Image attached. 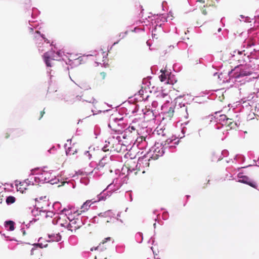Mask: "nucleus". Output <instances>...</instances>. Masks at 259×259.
Returning <instances> with one entry per match:
<instances>
[{"label":"nucleus","mask_w":259,"mask_h":259,"mask_svg":"<svg viewBox=\"0 0 259 259\" xmlns=\"http://www.w3.org/2000/svg\"><path fill=\"white\" fill-rule=\"evenodd\" d=\"M229 155V152L227 150H224L222 151L221 155L218 158V160H220L223 158L222 156L224 157L227 156Z\"/></svg>","instance_id":"e433bc0d"},{"label":"nucleus","mask_w":259,"mask_h":259,"mask_svg":"<svg viewBox=\"0 0 259 259\" xmlns=\"http://www.w3.org/2000/svg\"><path fill=\"white\" fill-rule=\"evenodd\" d=\"M179 142V140L176 137H172L168 138L161 143L160 148L157 147L155 148L152 155H147L146 157H149L150 158L154 160L157 159L159 157L162 156L167 150L169 152H173Z\"/></svg>","instance_id":"f257e3e1"},{"label":"nucleus","mask_w":259,"mask_h":259,"mask_svg":"<svg viewBox=\"0 0 259 259\" xmlns=\"http://www.w3.org/2000/svg\"><path fill=\"white\" fill-rule=\"evenodd\" d=\"M78 208H76L73 206H68V209L66 208V217L72 224H76L77 221H79L76 217H78L79 213H78Z\"/></svg>","instance_id":"39448f33"},{"label":"nucleus","mask_w":259,"mask_h":259,"mask_svg":"<svg viewBox=\"0 0 259 259\" xmlns=\"http://www.w3.org/2000/svg\"><path fill=\"white\" fill-rule=\"evenodd\" d=\"M166 95V94H165V93H160L157 96V97L160 96V97H161L162 98H164Z\"/></svg>","instance_id":"864d4df0"},{"label":"nucleus","mask_w":259,"mask_h":259,"mask_svg":"<svg viewBox=\"0 0 259 259\" xmlns=\"http://www.w3.org/2000/svg\"><path fill=\"white\" fill-rule=\"evenodd\" d=\"M76 224H72V222H70L66 226V228L69 231H71L72 232V231L76 230V229H78L80 226V224L76 225Z\"/></svg>","instance_id":"a211bd4d"},{"label":"nucleus","mask_w":259,"mask_h":259,"mask_svg":"<svg viewBox=\"0 0 259 259\" xmlns=\"http://www.w3.org/2000/svg\"><path fill=\"white\" fill-rule=\"evenodd\" d=\"M97 217H94L93 218L91 219V222L92 223H96V219Z\"/></svg>","instance_id":"bf43d9fd"},{"label":"nucleus","mask_w":259,"mask_h":259,"mask_svg":"<svg viewBox=\"0 0 259 259\" xmlns=\"http://www.w3.org/2000/svg\"><path fill=\"white\" fill-rule=\"evenodd\" d=\"M111 240V238L110 237H108L107 238H105L102 242V244H104L106 242H107L108 241H110Z\"/></svg>","instance_id":"de8ad7c7"},{"label":"nucleus","mask_w":259,"mask_h":259,"mask_svg":"<svg viewBox=\"0 0 259 259\" xmlns=\"http://www.w3.org/2000/svg\"><path fill=\"white\" fill-rule=\"evenodd\" d=\"M157 29H158L159 30L162 29V24H160L159 25L156 24L154 26V27L153 28V29L152 30V35L153 36V37H155V36L156 35V34L155 33V32L156 31V30Z\"/></svg>","instance_id":"393cba45"},{"label":"nucleus","mask_w":259,"mask_h":259,"mask_svg":"<svg viewBox=\"0 0 259 259\" xmlns=\"http://www.w3.org/2000/svg\"><path fill=\"white\" fill-rule=\"evenodd\" d=\"M243 52H244V51H238V50H235L233 52V54H231L232 57L235 58L234 59V60L237 59V61L240 63V64H243V65L247 64L245 62L243 63V62H241L240 60H240L242 59V57L244 56V54L243 53Z\"/></svg>","instance_id":"4468645a"},{"label":"nucleus","mask_w":259,"mask_h":259,"mask_svg":"<svg viewBox=\"0 0 259 259\" xmlns=\"http://www.w3.org/2000/svg\"><path fill=\"white\" fill-rule=\"evenodd\" d=\"M97 202V201H94V202H92V200H88L85 202H84L81 206H80V209H82L81 212H85L88 210L92 204Z\"/></svg>","instance_id":"dca6fc26"},{"label":"nucleus","mask_w":259,"mask_h":259,"mask_svg":"<svg viewBox=\"0 0 259 259\" xmlns=\"http://www.w3.org/2000/svg\"><path fill=\"white\" fill-rule=\"evenodd\" d=\"M93 56H94V55L89 54V55L85 56V57ZM84 57H85V56H80V57H78L77 58V60L75 61L76 62V63H75V66L79 65V64H80L82 63V62L83 61V58Z\"/></svg>","instance_id":"a878e982"},{"label":"nucleus","mask_w":259,"mask_h":259,"mask_svg":"<svg viewBox=\"0 0 259 259\" xmlns=\"http://www.w3.org/2000/svg\"><path fill=\"white\" fill-rule=\"evenodd\" d=\"M5 226L6 227L9 228L10 231H13L14 230V222L12 221H9L6 222Z\"/></svg>","instance_id":"b1692460"},{"label":"nucleus","mask_w":259,"mask_h":259,"mask_svg":"<svg viewBox=\"0 0 259 259\" xmlns=\"http://www.w3.org/2000/svg\"><path fill=\"white\" fill-rule=\"evenodd\" d=\"M166 83L167 84H174V82H173L172 80H170L169 78L166 80Z\"/></svg>","instance_id":"5fc2aeb1"},{"label":"nucleus","mask_w":259,"mask_h":259,"mask_svg":"<svg viewBox=\"0 0 259 259\" xmlns=\"http://www.w3.org/2000/svg\"><path fill=\"white\" fill-rule=\"evenodd\" d=\"M124 248H125L124 245H117L116 247V251L118 253H121L124 251Z\"/></svg>","instance_id":"c85d7f7f"},{"label":"nucleus","mask_w":259,"mask_h":259,"mask_svg":"<svg viewBox=\"0 0 259 259\" xmlns=\"http://www.w3.org/2000/svg\"><path fill=\"white\" fill-rule=\"evenodd\" d=\"M47 246H48V244H46L44 246H43L42 243L35 244L34 245V246L31 249L30 254L33 255L34 254V250H35L36 249L37 247H39L40 248H42L43 247H47Z\"/></svg>","instance_id":"412c9836"},{"label":"nucleus","mask_w":259,"mask_h":259,"mask_svg":"<svg viewBox=\"0 0 259 259\" xmlns=\"http://www.w3.org/2000/svg\"><path fill=\"white\" fill-rule=\"evenodd\" d=\"M125 198L130 201H133V197L132 194V191H126L125 194Z\"/></svg>","instance_id":"473e14b6"},{"label":"nucleus","mask_w":259,"mask_h":259,"mask_svg":"<svg viewBox=\"0 0 259 259\" xmlns=\"http://www.w3.org/2000/svg\"><path fill=\"white\" fill-rule=\"evenodd\" d=\"M240 18L241 19H240L241 21H242L246 23L251 22V19L248 16H245L244 15H240Z\"/></svg>","instance_id":"7c9ffc66"},{"label":"nucleus","mask_w":259,"mask_h":259,"mask_svg":"<svg viewBox=\"0 0 259 259\" xmlns=\"http://www.w3.org/2000/svg\"><path fill=\"white\" fill-rule=\"evenodd\" d=\"M151 241H152V244H153V242H154V238L153 237H151L150 239L149 240L148 242L150 243Z\"/></svg>","instance_id":"680f3d73"},{"label":"nucleus","mask_w":259,"mask_h":259,"mask_svg":"<svg viewBox=\"0 0 259 259\" xmlns=\"http://www.w3.org/2000/svg\"><path fill=\"white\" fill-rule=\"evenodd\" d=\"M138 93H139V94L140 95H143V93H144V91H143V90H142V89H141V90H140L138 92Z\"/></svg>","instance_id":"052dcab7"},{"label":"nucleus","mask_w":259,"mask_h":259,"mask_svg":"<svg viewBox=\"0 0 259 259\" xmlns=\"http://www.w3.org/2000/svg\"><path fill=\"white\" fill-rule=\"evenodd\" d=\"M45 113V109L41 111L40 112V116L39 117H38V119L40 120L42 117V116H44V114Z\"/></svg>","instance_id":"3c124183"},{"label":"nucleus","mask_w":259,"mask_h":259,"mask_svg":"<svg viewBox=\"0 0 259 259\" xmlns=\"http://www.w3.org/2000/svg\"><path fill=\"white\" fill-rule=\"evenodd\" d=\"M84 101L88 103H91L93 104H95L97 103V101H96V100L93 97L90 100H84Z\"/></svg>","instance_id":"c03bdc74"},{"label":"nucleus","mask_w":259,"mask_h":259,"mask_svg":"<svg viewBox=\"0 0 259 259\" xmlns=\"http://www.w3.org/2000/svg\"><path fill=\"white\" fill-rule=\"evenodd\" d=\"M159 77L161 81H164L166 80L165 74H162L159 75Z\"/></svg>","instance_id":"a18cd8bd"},{"label":"nucleus","mask_w":259,"mask_h":259,"mask_svg":"<svg viewBox=\"0 0 259 259\" xmlns=\"http://www.w3.org/2000/svg\"><path fill=\"white\" fill-rule=\"evenodd\" d=\"M134 170H135V168H134L132 169H131L130 168H128L127 175H128L130 172H132V171Z\"/></svg>","instance_id":"13d9d810"},{"label":"nucleus","mask_w":259,"mask_h":259,"mask_svg":"<svg viewBox=\"0 0 259 259\" xmlns=\"http://www.w3.org/2000/svg\"><path fill=\"white\" fill-rule=\"evenodd\" d=\"M157 102L156 101H153L152 103V106H154L155 107L156 105H157Z\"/></svg>","instance_id":"69168bd1"},{"label":"nucleus","mask_w":259,"mask_h":259,"mask_svg":"<svg viewBox=\"0 0 259 259\" xmlns=\"http://www.w3.org/2000/svg\"><path fill=\"white\" fill-rule=\"evenodd\" d=\"M56 241H59L60 240H61V237L60 235H59V234H57V237H56Z\"/></svg>","instance_id":"4d7b16f0"},{"label":"nucleus","mask_w":259,"mask_h":259,"mask_svg":"<svg viewBox=\"0 0 259 259\" xmlns=\"http://www.w3.org/2000/svg\"><path fill=\"white\" fill-rule=\"evenodd\" d=\"M135 239L138 243H142L143 240V234L141 232L137 233L135 235Z\"/></svg>","instance_id":"4be33fe9"},{"label":"nucleus","mask_w":259,"mask_h":259,"mask_svg":"<svg viewBox=\"0 0 259 259\" xmlns=\"http://www.w3.org/2000/svg\"><path fill=\"white\" fill-rule=\"evenodd\" d=\"M235 160H238L241 163H243L245 160V157L244 155L241 154H237L234 158Z\"/></svg>","instance_id":"cd10ccee"},{"label":"nucleus","mask_w":259,"mask_h":259,"mask_svg":"<svg viewBox=\"0 0 259 259\" xmlns=\"http://www.w3.org/2000/svg\"><path fill=\"white\" fill-rule=\"evenodd\" d=\"M105 143H106L104 147L102 148V151L104 152H107L109 151V149L107 148L108 146V144H109V142H107L106 141H105Z\"/></svg>","instance_id":"79ce46f5"},{"label":"nucleus","mask_w":259,"mask_h":259,"mask_svg":"<svg viewBox=\"0 0 259 259\" xmlns=\"http://www.w3.org/2000/svg\"><path fill=\"white\" fill-rule=\"evenodd\" d=\"M88 220V217H82L80 220V221L81 222V224L80 225L81 226L82 225H84L87 222Z\"/></svg>","instance_id":"a19ab883"},{"label":"nucleus","mask_w":259,"mask_h":259,"mask_svg":"<svg viewBox=\"0 0 259 259\" xmlns=\"http://www.w3.org/2000/svg\"><path fill=\"white\" fill-rule=\"evenodd\" d=\"M186 132V128L184 126L181 129V133H182L183 136L180 137V139H181L184 137V134H185Z\"/></svg>","instance_id":"49530a36"},{"label":"nucleus","mask_w":259,"mask_h":259,"mask_svg":"<svg viewBox=\"0 0 259 259\" xmlns=\"http://www.w3.org/2000/svg\"><path fill=\"white\" fill-rule=\"evenodd\" d=\"M106 213H107V212H105L103 213L101 212V213H100L99 214H98V215L100 217H105Z\"/></svg>","instance_id":"6e6d98bb"},{"label":"nucleus","mask_w":259,"mask_h":259,"mask_svg":"<svg viewBox=\"0 0 259 259\" xmlns=\"http://www.w3.org/2000/svg\"><path fill=\"white\" fill-rule=\"evenodd\" d=\"M240 18L241 19H240L241 21H242L246 23L251 22V19L248 16H245L244 15H240Z\"/></svg>","instance_id":"2f4dec72"},{"label":"nucleus","mask_w":259,"mask_h":259,"mask_svg":"<svg viewBox=\"0 0 259 259\" xmlns=\"http://www.w3.org/2000/svg\"><path fill=\"white\" fill-rule=\"evenodd\" d=\"M237 177L239 179L238 182L247 184L253 188H257L256 183L251 180L248 177L243 175L242 172H239L237 175Z\"/></svg>","instance_id":"6e6552de"},{"label":"nucleus","mask_w":259,"mask_h":259,"mask_svg":"<svg viewBox=\"0 0 259 259\" xmlns=\"http://www.w3.org/2000/svg\"><path fill=\"white\" fill-rule=\"evenodd\" d=\"M84 154H85V155H87V154H88V157H89V159H91V156H92V155L90 153L89 151H85L84 152Z\"/></svg>","instance_id":"603ef678"},{"label":"nucleus","mask_w":259,"mask_h":259,"mask_svg":"<svg viewBox=\"0 0 259 259\" xmlns=\"http://www.w3.org/2000/svg\"><path fill=\"white\" fill-rule=\"evenodd\" d=\"M78 242L77 238L74 235L70 236L68 239V242L72 245H75Z\"/></svg>","instance_id":"aec40b11"},{"label":"nucleus","mask_w":259,"mask_h":259,"mask_svg":"<svg viewBox=\"0 0 259 259\" xmlns=\"http://www.w3.org/2000/svg\"><path fill=\"white\" fill-rule=\"evenodd\" d=\"M227 121V117L226 115H218L217 113H216L213 120V122L215 123V128L218 130L220 129L222 126L226 125Z\"/></svg>","instance_id":"423d86ee"},{"label":"nucleus","mask_w":259,"mask_h":259,"mask_svg":"<svg viewBox=\"0 0 259 259\" xmlns=\"http://www.w3.org/2000/svg\"><path fill=\"white\" fill-rule=\"evenodd\" d=\"M16 198L15 197L12 196H8L6 199V202L8 204H10L15 202Z\"/></svg>","instance_id":"c756f323"},{"label":"nucleus","mask_w":259,"mask_h":259,"mask_svg":"<svg viewBox=\"0 0 259 259\" xmlns=\"http://www.w3.org/2000/svg\"><path fill=\"white\" fill-rule=\"evenodd\" d=\"M227 122H226V125L225 126H229L231 128H234V125H236V123H233V122L232 121V119L231 118H228L227 117Z\"/></svg>","instance_id":"72a5a7b5"},{"label":"nucleus","mask_w":259,"mask_h":259,"mask_svg":"<svg viewBox=\"0 0 259 259\" xmlns=\"http://www.w3.org/2000/svg\"><path fill=\"white\" fill-rule=\"evenodd\" d=\"M66 54V58H67V61L66 60V64H68L71 66V68H73L75 67V64L76 62L75 61L77 60V54H70L69 53H67Z\"/></svg>","instance_id":"ddd939ff"},{"label":"nucleus","mask_w":259,"mask_h":259,"mask_svg":"<svg viewBox=\"0 0 259 259\" xmlns=\"http://www.w3.org/2000/svg\"><path fill=\"white\" fill-rule=\"evenodd\" d=\"M249 65L239 64L236 66L234 69L228 72V75L231 78H239L241 77L247 76L251 75L252 73L249 67Z\"/></svg>","instance_id":"f03ea898"},{"label":"nucleus","mask_w":259,"mask_h":259,"mask_svg":"<svg viewBox=\"0 0 259 259\" xmlns=\"http://www.w3.org/2000/svg\"><path fill=\"white\" fill-rule=\"evenodd\" d=\"M63 218V214H61L60 215L56 217L55 218V219H56V225L61 227H64L65 223Z\"/></svg>","instance_id":"f3484780"},{"label":"nucleus","mask_w":259,"mask_h":259,"mask_svg":"<svg viewBox=\"0 0 259 259\" xmlns=\"http://www.w3.org/2000/svg\"><path fill=\"white\" fill-rule=\"evenodd\" d=\"M42 36L40 35V34L39 31H35L33 37V40L35 44H40L43 39Z\"/></svg>","instance_id":"6ab92c4d"},{"label":"nucleus","mask_w":259,"mask_h":259,"mask_svg":"<svg viewBox=\"0 0 259 259\" xmlns=\"http://www.w3.org/2000/svg\"><path fill=\"white\" fill-rule=\"evenodd\" d=\"M113 46L112 45L111 46L108 47V52H110L112 49Z\"/></svg>","instance_id":"338daca9"},{"label":"nucleus","mask_w":259,"mask_h":259,"mask_svg":"<svg viewBox=\"0 0 259 259\" xmlns=\"http://www.w3.org/2000/svg\"><path fill=\"white\" fill-rule=\"evenodd\" d=\"M89 180L88 178H84L80 179V183L87 185L89 183Z\"/></svg>","instance_id":"58836bf2"},{"label":"nucleus","mask_w":259,"mask_h":259,"mask_svg":"<svg viewBox=\"0 0 259 259\" xmlns=\"http://www.w3.org/2000/svg\"><path fill=\"white\" fill-rule=\"evenodd\" d=\"M169 218V214L167 211H165L163 212L162 218L163 220H167Z\"/></svg>","instance_id":"4c0bfd02"},{"label":"nucleus","mask_w":259,"mask_h":259,"mask_svg":"<svg viewBox=\"0 0 259 259\" xmlns=\"http://www.w3.org/2000/svg\"><path fill=\"white\" fill-rule=\"evenodd\" d=\"M254 18H255L254 23L257 24L256 26L258 27V25H259V16H257V17L255 16Z\"/></svg>","instance_id":"09e8293b"},{"label":"nucleus","mask_w":259,"mask_h":259,"mask_svg":"<svg viewBox=\"0 0 259 259\" xmlns=\"http://www.w3.org/2000/svg\"><path fill=\"white\" fill-rule=\"evenodd\" d=\"M51 52H46L44 55V61L47 65V66L51 67V64L50 63L51 60H59L60 59L59 57L60 55V53L59 52H57L56 54L58 57H56L55 56H53V58H52V56L50 55Z\"/></svg>","instance_id":"f8f14e48"},{"label":"nucleus","mask_w":259,"mask_h":259,"mask_svg":"<svg viewBox=\"0 0 259 259\" xmlns=\"http://www.w3.org/2000/svg\"><path fill=\"white\" fill-rule=\"evenodd\" d=\"M49 195L47 194L44 196H39V197L35 198V200L38 205L40 206V208H43L45 206L49 205Z\"/></svg>","instance_id":"9b49d317"},{"label":"nucleus","mask_w":259,"mask_h":259,"mask_svg":"<svg viewBox=\"0 0 259 259\" xmlns=\"http://www.w3.org/2000/svg\"><path fill=\"white\" fill-rule=\"evenodd\" d=\"M99 250L101 251H103L105 250V248H101V244H99V245L98 246L95 247H92L90 249V250L92 251H93V250Z\"/></svg>","instance_id":"c9c22d12"},{"label":"nucleus","mask_w":259,"mask_h":259,"mask_svg":"<svg viewBox=\"0 0 259 259\" xmlns=\"http://www.w3.org/2000/svg\"><path fill=\"white\" fill-rule=\"evenodd\" d=\"M25 186H24V184H20L19 186H17L18 191H19L21 193H24L25 190H26V188L25 187Z\"/></svg>","instance_id":"f704fd0d"},{"label":"nucleus","mask_w":259,"mask_h":259,"mask_svg":"<svg viewBox=\"0 0 259 259\" xmlns=\"http://www.w3.org/2000/svg\"><path fill=\"white\" fill-rule=\"evenodd\" d=\"M202 14L204 15H206L207 14V11H206V10H202Z\"/></svg>","instance_id":"774afa93"},{"label":"nucleus","mask_w":259,"mask_h":259,"mask_svg":"<svg viewBox=\"0 0 259 259\" xmlns=\"http://www.w3.org/2000/svg\"><path fill=\"white\" fill-rule=\"evenodd\" d=\"M161 109L164 113L168 114L167 116L171 117L174 113L175 105L172 102L170 103L167 101L165 103L162 105Z\"/></svg>","instance_id":"9d476101"},{"label":"nucleus","mask_w":259,"mask_h":259,"mask_svg":"<svg viewBox=\"0 0 259 259\" xmlns=\"http://www.w3.org/2000/svg\"><path fill=\"white\" fill-rule=\"evenodd\" d=\"M75 98H76V100H81V96H76Z\"/></svg>","instance_id":"e2e57ef3"},{"label":"nucleus","mask_w":259,"mask_h":259,"mask_svg":"<svg viewBox=\"0 0 259 259\" xmlns=\"http://www.w3.org/2000/svg\"><path fill=\"white\" fill-rule=\"evenodd\" d=\"M257 97L254 93L250 94L247 97H245L242 99L243 101V106L247 107L248 105L250 107H253L255 108V111L259 112V103H256V100Z\"/></svg>","instance_id":"20e7f679"},{"label":"nucleus","mask_w":259,"mask_h":259,"mask_svg":"<svg viewBox=\"0 0 259 259\" xmlns=\"http://www.w3.org/2000/svg\"><path fill=\"white\" fill-rule=\"evenodd\" d=\"M118 181V179H114L112 183L109 184L106 189L97 195L98 200L97 201L105 200L107 197L111 195L113 191L118 189L121 186L118 185L116 186Z\"/></svg>","instance_id":"7ed1b4c3"},{"label":"nucleus","mask_w":259,"mask_h":259,"mask_svg":"<svg viewBox=\"0 0 259 259\" xmlns=\"http://www.w3.org/2000/svg\"><path fill=\"white\" fill-rule=\"evenodd\" d=\"M123 117L112 119V124L114 127V128L112 130L116 132H121L126 126V125L123 122Z\"/></svg>","instance_id":"0eeeda50"},{"label":"nucleus","mask_w":259,"mask_h":259,"mask_svg":"<svg viewBox=\"0 0 259 259\" xmlns=\"http://www.w3.org/2000/svg\"><path fill=\"white\" fill-rule=\"evenodd\" d=\"M253 59H259V50H254V52H250V54L247 55L244 54V56L242 57V59H240V60L241 62L247 63V62H251Z\"/></svg>","instance_id":"1a4fd4ad"},{"label":"nucleus","mask_w":259,"mask_h":259,"mask_svg":"<svg viewBox=\"0 0 259 259\" xmlns=\"http://www.w3.org/2000/svg\"><path fill=\"white\" fill-rule=\"evenodd\" d=\"M257 166L256 164H249L248 165H247L246 166H243V167H239L238 168V170L241 168H246V167H250V166Z\"/></svg>","instance_id":"8fccbe9b"},{"label":"nucleus","mask_w":259,"mask_h":259,"mask_svg":"<svg viewBox=\"0 0 259 259\" xmlns=\"http://www.w3.org/2000/svg\"><path fill=\"white\" fill-rule=\"evenodd\" d=\"M76 153L77 149L76 148L74 149L73 147H68L67 149L66 150V155H73Z\"/></svg>","instance_id":"5701e85b"},{"label":"nucleus","mask_w":259,"mask_h":259,"mask_svg":"<svg viewBox=\"0 0 259 259\" xmlns=\"http://www.w3.org/2000/svg\"><path fill=\"white\" fill-rule=\"evenodd\" d=\"M159 17H160V21H162L163 22L167 21V17L164 14H160Z\"/></svg>","instance_id":"37998d69"},{"label":"nucleus","mask_w":259,"mask_h":259,"mask_svg":"<svg viewBox=\"0 0 259 259\" xmlns=\"http://www.w3.org/2000/svg\"><path fill=\"white\" fill-rule=\"evenodd\" d=\"M67 178H66V184L67 185V187H71L72 188L74 189L75 187V183L74 180H68L67 181Z\"/></svg>","instance_id":"bb28decb"},{"label":"nucleus","mask_w":259,"mask_h":259,"mask_svg":"<svg viewBox=\"0 0 259 259\" xmlns=\"http://www.w3.org/2000/svg\"><path fill=\"white\" fill-rule=\"evenodd\" d=\"M254 28L253 27H251L250 28L249 30H248V32L249 33H251L253 30H254Z\"/></svg>","instance_id":"0e129e2a"},{"label":"nucleus","mask_w":259,"mask_h":259,"mask_svg":"<svg viewBox=\"0 0 259 259\" xmlns=\"http://www.w3.org/2000/svg\"><path fill=\"white\" fill-rule=\"evenodd\" d=\"M128 31H125L124 32H121L118 34V36L120 38V39L124 38L126 35L128 34Z\"/></svg>","instance_id":"ea45409f"},{"label":"nucleus","mask_w":259,"mask_h":259,"mask_svg":"<svg viewBox=\"0 0 259 259\" xmlns=\"http://www.w3.org/2000/svg\"><path fill=\"white\" fill-rule=\"evenodd\" d=\"M111 157H108L107 156H104L99 162L98 164L97 165V166L96 168H97L98 169H100V168L103 167L106 164H107L108 162H109V161L111 160Z\"/></svg>","instance_id":"2eb2a0df"}]
</instances>
